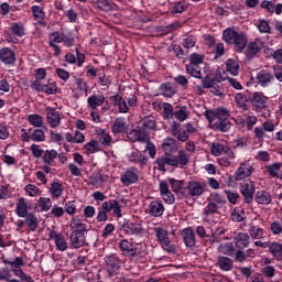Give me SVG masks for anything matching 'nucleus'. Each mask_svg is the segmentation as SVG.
I'll use <instances>...</instances> for the list:
<instances>
[{
	"mask_svg": "<svg viewBox=\"0 0 282 282\" xmlns=\"http://www.w3.org/2000/svg\"><path fill=\"white\" fill-rule=\"evenodd\" d=\"M28 208H30L28 206V199L23 197L19 198L15 205V213L18 217H25L26 215H29L30 213H28Z\"/></svg>",
	"mask_w": 282,
	"mask_h": 282,
	"instance_id": "a19ab883",
	"label": "nucleus"
},
{
	"mask_svg": "<svg viewBox=\"0 0 282 282\" xmlns=\"http://www.w3.org/2000/svg\"><path fill=\"white\" fill-rule=\"evenodd\" d=\"M274 131V122L264 121L260 127H256L253 129L254 140L258 142H263L265 138H268V133H272Z\"/></svg>",
	"mask_w": 282,
	"mask_h": 282,
	"instance_id": "9b49d317",
	"label": "nucleus"
},
{
	"mask_svg": "<svg viewBox=\"0 0 282 282\" xmlns=\"http://www.w3.org/2000/svg\"><path fill=\"white\" fill-rule=\"evenodd\" d=\"M2 263L4 265H10L11 272L14 273V270H21L23 265H25V261H23V258L17 257L13 261H10L9 259H6V257H2Z\"/></svg>",
	"mask_w": 282,
	"mask_h": 282,
	"instance_id": "4c0bfd02",
	"label": "nucleus"
},
{
	"mask_svg": "<svg viewBox=\"0 0 282 282\" xmlns=\"http://www.w3.org/2000/svg\"><path fill=\"white\" fill-rule=\"evenodd\" d=\"M248 232L251 239H263V235H265V230L256 225H251L248 229Z\"/></svg>",
	"mask_w": 282,
	"mask_h": 282,
	"instance_id": "09e8293b",
	"label": "nucleus"
},
{
	"mask_svg": "<svg viewBox=\"0 0 282 282\" xmlns=\"http://www.w3.org/2000/svg\"><path fill=\"white\" fill-rule=\"evenodd\" d=\"M156 127L155 117L150 116L142 119L140 129L147 133V131H155Z\"/></svg>",
	"mask_w": 282,
	"mask_h": 282,
	"instance_id": "ea45409f",
	"label": "nucleus"
},
{
	"mask_svg": "<svg viewBox=\"0 0 282 282\" xmlns=\"http://www.w3.org/2000/svg\"><path fill=\"white\" fill-rule=\"evenodd\" d=\"M232 221H243L246 219V212L243 209H235L231 214Z\"/></svg>",
	"mask_w": 282,
	"mask_h": 282,
	"instance_id": "338daca9",
	"label": "nucleus"
},
{
	"mask_svg": "<svg viewBox=\"0 0 282 282\" xmlns=\"http://www.w3.org/2000/svg\"><path fill=\"white\" fill-rule=\"evenodd\" d=\"M0 61L4 65H14L17 63V54L10 47L0 50Z\"/></svg>",
	"mask_w": 282,
	"mask_h": 282,
	"instance_id": "b1692460",
	"label": "nucleus"
},
{
	"mask_svg": "<svg viewBox=\"0 0 282 282\" xmlns=\"http://www.w3.org/2000/svg\"><path fill=\"white\" fill-rule=\"evenodd\" d=\"M97 135H98V140H99L100 144H102V147H111V144H113V138L111 137V134H109L105 130L99 129L97 131Z\"/></svg>",
	"mask_w": 282,
	"mask_h": 282,
	"instance_id": "79ce46f5",
	"label": "nucleus"
},
{
	"mask_svg": "<svg viewBox=\"0 0 282 282\" xmlns=\"http://www.w3.org/2000/svg\"><path fill=\"white\" fill-rule=\"evenodd\" d=\"M254 199L257 204L261 206H268L272 204V194L265 189H260L254 194Z\"/></svg>",
	"mask_w": 282,
	"mask_h": 282,
	"instance_id": "2f4dec72",
	"label": "nucleus"
},
{
	"mask_svg": "<svg viewBox=\"0 0 282 282\" xmlns=\"http://www.w3.org/2000/svg\"><path fill=\"white\" fill-rule=\"evenodd\" d=\"M187 74H191L194 78H202V67L195 64L186 65Z\"/></svg>",
	"mask_w": 282,
	"mask_h": 282,
	"instance_id": "4d7b16f0",
	"label": "nucleus"
},
{
	"mask_svg": "<svg viewBox=\"0 0 282 282\" xmlns=\"http://www.w3.org/2000/svg\"><path fill=\"white\" fill-rule=\"evenodd\" d=\"M268 96L261 91H256L250 97V105L257 113H261V111H265L268 109Z\"/></svg>",
	"mask_w": 282,
	"mask_h": 282,
	"instance_id": "9d476101",
	"label": "nucleus"
},
{
	"mask_svg": "<svg viewBox=\"0 0 282 282\" xmlns=\"http://www.w3.org/2000/svg\"><path fill=\"white\" fill-rule=\"evenodd\" d=\"M186 10H188V4L186 2H176L172 7V14H182V12H186Z\"/></svg>",
	"mask_w": 282,
	"mask_h": 282,
	"instance_id": "13d9d810",
	"label": "nucleus"
},
{
	"mask_svg": "<svg viewBox=\"0 0 282 282\" xmlns=\"http://www.w3.org/2000/svg\"><path fill=\"white\" fill-rule=\"evenodd\" d=\"M30 151H31L33 158H35V160L43 158V154L45 153V151H43V149H41V145L35 144V143H33L30 147Z\"/></svg>",
	"mask_w": 282,
	"mask_h": 282,
	"instance_id": "69168bd1",
	"label": "nucleus"
},
{
	"mask_svg": "<svg viewBox=\"0 0 282 282\" xmlns=\"http://www.w3.org/2000/svg\"><path fill=\"white\" fill-rule=\"evenodd\" d=\"M256 80L261 87H268L274 80V75L270 70L262 69L257 74Z\"/></svg>",
	"mask_w": 282,
	"mask_h": 282,
	"instance_id": "cd10ccee",
	"label": "nucleus"
},
{
	"mask_svg": "<svg viewBox=\"0 0 282 282\" xmlns=\"http://www.w3.org/2000/svg\"><path fill=\"white\" fill-rule=\"evenodd\" d=\"M98 147H100V143H98L97 140H91L84 145V149H86L88 153H96L98 151Z\"/></svg>",
	"mask_w": 282,
	"mask_h": 282,
	"instance_id": "774afa93",
	"label": "nucleus"
},
{
	"mask_svg": "<svg viewBox=\"0 0 282 282\" xmlns=\"http://www.w3.org/2000/svg\"><path fill=\"white\" fill-rule=\"evenodd\" d=\"M269 252L278 261H282V245L279 242H270L269 243Z\"/></svg>",
	"mask_w": 282,
	"mask_h": 282,
	"instance_id": "c03bdc74",
	"label": "nucleus"
},
{
	"mask_svg": "<svg viewBox=\"0 0 282 282\" xmlns=\"http://www.w3.org/2000/svg\"><path fill=\"white\" fill-rule=\"evenodd\" d=\"M105 100H106L105 94L102 93L93 94L87 99L88 107L93 109V111H96L98 107H102V105H105Z\"/></svg>",
	"mask_w": 282,
	"mask_h": 282,
	"instance_id": "bb28decb",
	"label": "nucleus"
},
{
	"mask_svg": "<svg viewBox=\"0 0 282 282\" xmlns=\"http://www.w3.org/2000/svg\"><path fill=\"white\" fill-rule=\"evenodd\" d=\"M234 241L236 248L245 250V248H248V246H250V235L247 232H238L235 236Z\"/></svg>",
	"mask_w": 282,
	"mask_h": 282,
	"instance_id": "7c9ffc66",
	"label": "nucleus"
},
{
	"mask_svg": "<svg viewBox=\"0 0 282 282\" xmlns=\"http://www.w3.org/2000/svg\"><path fill=\"white\" fill-rule=\"evenodd\" d=\"M111 100L117 105L119 113H129L130 108L138 107V97L135 95L124 98L120 94H116L111 97Z\"/></svg>",
	"mask_w": 282,
	"mask_h": 282,
	"instance_id": "39448f33",
	"label": "nucleus"
},
{
	"mask_svg": "<svg viewBox=\"0 0 282 282\" xmlns=\"http://www.w3.org/2000/svg\"><path fill=\"white\" fill-rule=\"evenodd\" d=\"M28 121L32 127H43V117H41V115H29Z\"/></svg>",
	"mask_w": 282,
	"mask_h": 282,
	"instance_id": "680f3d73",
	"label": "nucleus"
},
{
	"mask_svg": "<svg viewBox=\"0 0 282 282\" xmlns=\"http://www.w3.org/2000/svg\"><path fill=\"white\" fill-rule=\"evenodd\" d=\"M29 133H31L32 142H45V131L42 129H29Z\"/></svg>",
	"mask_w": 282,
	"mask_h": 282,
	"instance_id": "8fccbe9b",
	"label": "nucleus"
},
{
	"mask_svg": "<svg viewBox=\"0 0 282 282\" xmlns=\"http://www.w3.org/2000/svg\"><path fill=\"white\" fill-rule=\"evenodd\" d=\"M70 228L73 232H83V235H85L87 231V224L78 218H73L70 221Z\"/></svg>",
	"mask_w": 282,
	"mask_h": 282,
	"instance_id": "49530a36",
	"label": "nucleus"
},
{
	"mask_svg": "<svg viewBox=\"0 0 282 282\" xmlns=\"http://www.w3.org/2000/svg\"><path fill=\"white\" fill-rule=\"evenodd\" d=\"M64 191H65V187H63L62 183L53 181L50 188V193L52 197H54L55 199H58L63 195Z\"/></svg>",
	"mask_w": 282,
	"mask_h": 282,
	"instance_id": "de8ad7c7",
	"label": "nucleus"
},
{
	"mask_svg": "<svg viewBox=\"0 0 282 282\" xmlns=\"http://www.w3.org/2000/svg\"><path fill=\"white\" fill-rule=\"evenodd\" d=\"M169 183L173 193H175V195H182L184 197V181L169 178Z\"/></svg>",
	"mask_w": 282,
	"mask_h": 282,
	"instance_id": "a18cd8bd",
	"label": "nucleus"
},
{
	"mask_svg": "<svg viewBox=\"0 0 282 282\" xmlns=\"http://www.w3.org/2000/svg\"><path fill=\"white\" fill-rule=\"evenodd\" d=\"M175 169H184L191 163V154L185 150H180L177 155L174 156Z\"/></svg>",
	"mask_w": 282,
	"mask_h": 282,
	"instance_id": "c85d7f7f",
	"label": "nucleus"
},
{
	"mask_svg": "<svg viewBox=\"0 0 282 282\" xmlns=\"http://www.w3.org/2000/svg\"><path fill=\"white\" fill-rule=\"evenodd\" d=\"M235 102L242 111H248V109H250V106H248V97L241 93L235 95Z\"/></svg>",
	"mask_w": 282,
	"mask_h": 282,
	"instance_id": "37998d69",
	"label": "nucleus"
},
{
	"mask_svg": "<svg viewBox=\"0 0 282 282\" xmlns=\"http://www.w3.org/2000/svg\"><path fill=\"white\" fill-rule=\"evenodd\" d=\"M43 162L47 166H54L56 164L55 160L58 158V152L54 149L44 151V154H42Z\"/></svg>",
	"mask_w": 282,
	"mask_h": 282,
	"instance_id": "e433bc0d",
	"label": "nucleus"
},
{
	"mask_svg": "<svg viewBox=\"0 0 282 282\" xmlns=\"http://www.w3.org/2000/svg\"><path fill=\"white\" fill-rule=\"evenodd\" d=\"M149 132L140 128L139 130H130L127 138L130 142H140V144H143V142H149Z\"/></svg>",
	"mask_w": 282,
	"mask_h": 282,
	"instance_id": "6ab92c4d",
	"label": "nucleus"
},
{
	"mask_svg": "<svg viewBox=\"0 0 282 282\" xmlns=\"http://www.w3.org/2000/svg\"><path fill=\"white\" fill-rule=\"evenodd\" d=\"M126 129H127V121L124 120V118L120 117L115 119L111 126V131L113 135H118V133H124Z\"/></svg>",
	"mask_w": 282,
	"mask_h": 282,
	"instance_id": "58836bf2",
	"label": "nucleus"
},
{
	"mask_svg": "<svg viewBox=\"0 0 282 282\" xmlns=\"http://www.w3.org/2000/svg\"><path fill=\"white\" fill-rule=\"evenodd\" d=\"M50 239H53L55 241V246L61 252H65V250H67V240L65 239V236H63V234H58V231L56 230H51Z\"/></svg>",
	"mask_w": 282,
	"mask_h": 282,
	"instance_id": "393cba45",
	"label": "nucleus"
},
{
	"mask_svg": "<svg viewBox=\"0 0 282 282\" xmlns=\"http://www.w3.org/2000/svg\"><path fill=\"white\" fill-rule=\"evenodd\" d=\"M46 121L51 129H56L61 126V113L52 107H46Z\"/></svg>",
	"mask_w": 282,
	"mask_h": 282,
	"instance_id": "f3484780",
	"label": "nucleus"
},
{
	"mask_svg": "<svg viewBox=\"0 0 282 282\" xmlns=\"http://www.w3.org/2000/svg\"><path fill=\"white\" fill-rule=\"evenodd\" d=\"M230 118V110L226 108H217L216 109V121L217 120H229Z\"/></svg>",
	"mask_w": 282,
	"mask_h": 282,
	"instance_id": "0e129e2a",
	"label": "nucleus"
},
{
	"mask_svg": "<svg viewBox=\"0 0 282 282\" xmlns=\"http://www.w3.org/2000/svg\"><path fill=\"white\" fill-rule=\"evenodd\" d=\"M10 30L14 36H19L20 39L25 36V26L23 24L14 22L11 24Z\"/></svg>",
	"mask_w": 282,
	"mask_h": 282,
	"instance_id": "6e6d98bb",
	"label": "nucleus"
},
{
	"mask_svg": "<svg viewBox=\"0 0 282 282\" xmlns=\"http://www.w3.org/2000/svg\"><path fill=\"white\" fill-rule=\"evenodd\" d=\"M206 183L199 181H189L184 187L183 197L191 199L193 197H202L206 193Z\"/></svg>",
	"mask_w": 282,
	"mask_h": 282,
	"instance_id": "0eeeda50",
	"label": "nucleus"
},
{
	"mask_svg": "<svg viewBox=\"0 0 282 282\" xmlns=\"http://www.w3.org/2000/svg\"><path fill=\"white\" fill-rule=\"evenodd\" d=\"M254 173V166L250 161H245L240 164V166L235 172L236 182H241V180H246L250 177Z\"/></svg>",
	"mask_w": 282,
	"mask_h": 282,
	"instance_id": "f8f14e48",
	"label": "nucleus"
},
{
	"mask_svg": "<svg viewBox=\"0 0 282 282\" xmlns=\"http://www.w3.org/2000/svg\"><path fill=\"white\" fill-rule=\"evenodd\" d=\"M174 118L178 120V122H184L185 120H188V110L186 106H182L174 112Z\"/></svg>",
	"mask_w": 282,
	"mask_h": 282,
	"instance_id": "5fc2aeb1",
	"label": "nucleus"
},
{
	"mask_svg": "<svg viewBox=\"0 0 282 282\" xmlns=\"http://www.w3.org/2000/svg\"><path fill=\"white\" fill-rule=\"evenodd\" d=\"M123 228L128 235H137L140 236L144 232V228H142V221L135 220L132 223H126Z\"/></svg>",
	"mask_w": 282,
	"mask_h": 282,
	"instance_id": "c756f323",
	"label": "nucleus"
},
{
	"mask_svg": "<svg viewBox=\"0 0 282 282\" xmlns=\"http://www.w3.org/2000/svg\"><path fill=\"white\" fill-rule=\"evenodd\" d=\"M217 265L223 270V272H230L234 268L232 259L226 256H218L217 257Z\"/></svg>",
	"mask_w": 282,
	"mask_h": 282,
	"instance_id": "72a5a7b5",
	"label": "nucleus"
},
{
	"mask_svg": "<svg viewBox=\"0 0 282 282\" xmlns=\"http://www.w3.org/2000/svg\"><path fill=\"white\" fill-rule=\"evenodd\" d=\"M231 127L232 123L230 122V119H227L215 121L212 126V129H214V131H220L221 133H228Z\"/></svg>",
	"mask_w": 282,
	"mask_h": 282,
	"instance_id": "f704fd0d",
	"label": "nucleus"
},
{
	"mask_svg": "<svg viewBox=\"0 0 282 282\" xmlns=\"http://www.w3.org/2000/svg\"><path fill=\"white\" fill-rule=\"evenodd\" d=\"M212 155H215L216 158H219V155H228L231 160H235V152L230 150V147L228 144L224 143H213L212 148Z\"/></svg>",
	"mask_w": 282,
	"mask_h": 282,
	"instance_id": "dca6fc26",
	"label": "nucleus"
},
{
	"mask_svg": "<svg viewBox=\"0 0 282 282\" xmlns=\"http://www.w3.org/2000/svg\"><path fill=\"white\" fill-rule=\"evenodd\" d=\"M224 78L221 76L216 75L214 78L205 77L202 80V85L204 89H210V93L214 96H224V84H221Z\"/></svg>",
	"mask_w": 282,
	"mask_h": 282,
	"instance_id": "6e6552de",
	"label": "nucleus"
},
{
	"mask_svg": "<svg viewBox=\"0 0 282 282\" xmlns=\"http://www.w3.org/2000/svg\"><path fill=\"white\" fill-rule=\"evenodd\" d=\"M223 41H225L227 45H234V50L238 52V54H241L248 45V34L228 28L223 31Z\"/></svg>",
	"mask_w": 282,
	"mask_h": 282,
	"instance_id": "f257e3e1",
	"label": "nucleus"
},
{
	"mask_svg": "<svg viewBox=\"0 0 282 282\" xmlns=\"http://www.w3.org/2000/svg\"><path fill=\"white\" fill-rule=\"evenodd\" d=\"M14 276H18L20 281L24 282H34V279H32V275L23 272V269H18L13 271Z\"/></svg>",
	"mask_w": 282,
	"mask_h": 282,
	"instance_id": "bf43d9fd",
	"label": "nucleus"
},
{
	"mask_svg": "<svg viewBox=\"0 0 282 282\" xmlns=\"http://www.w3.org/2000/svg\"><path fill=\"white\" fill-rule=\"evenodd\" d=\"M32 12L35 21L41 23L45 19V12H43V9L39 6H33L32 7Z\"/></svg>",
	"mask_w": 282,
	"mask_h": 282,
	"instance_id": "e2e57ef3",
	"label": "nucleus"
},
{
	"mask_svg": "<svg viewBox=\"0 0 282 282\" xmlns=\"http://www.w3.org/2000/svg\"><path fill=\"white\" fill-rule=\"evenodd\" d=\"M218 250L221 254H226L227 257H235V245L231 242L221 243Z\"/></svg>",
	"mask_w": 282,
	"mask_h": 282,
	"instance_id": "3c124183",
	"label": "nucleus"
},
{
	"mask_svg": "<svg viewBox=\"0 0 282 282\" xmlns=\"http://www.w3.org/2000/svg\"><path fill=\"white\" fill-rule=\"evenodd\" d=\"M263 42L261 40L256 39L253 42H247V45L243 50L247 58H254L258 52H261V45Z\"/></svg>",
	"mask_w": 282,
	"mask_h": 282,
	"instance_id": "aec40b11",
	"label": "nucleus"
},
{
	"mask_svg": "<svg viewBox=\"0 0 282 282\" xmlns=\"http://www.w3.org/2000/svg\"><path fill=\"white\" fill-rule=\"evenodd\" d=\"M159 171L166 173V166H173L175 169V155L164 154L156 159Z\"/></svg>",
	"mask_w": 282,
	"mask_h": 282,
	"instance_id": "5701e85b",
	"label": "nucleus"
},
{
	"mask_svg": "<svg viewBox=\"0 0 282 282\" xmlns=\"http://www.w3.org/2000/svg\"><path fill=\"white\" fill-rule=\"evenodd\" d=\"M281 163H273L271 165H267L265 169L270 175V177H278L279 172L281 171Z\"/></svg>",
	"mask_w": 282,
	"mask_h": 282,
	"instance_id": "052dcab7",
	"label": "nucleus"
},
{
	"mask_svg": "<svg viewBox=\"0 0 282 282\" xmlns=\"http://www.w3.org/2000/svg\"><path fill=\"white\" fill-rule=\"evenodd\" d=\"M140 180V171L138 167H130L120 176V182L123 186H131Z\"/></svg>",
	"mask_w": 282,
	"mask_h": 282,
	"instance_id": "ddd939ff",
	"label": "nucleus"
},
{
	"mask_svg": "<svg viewBox=\"0 0 282 282\" xmlns=\"http://www.w3.org/2000/svg\"><path fill=\"white\" fill-rule=\"evenodd\" d=\"M226 199L219 193H212L207 198V206L203 212V220L207 224H215V215H219V208L225 206Z\"/></svg>",
	"mask_w": 282,
	"mask_h": 282,
	"instance_id": "f03ea898",
	"label": "nucleus"
},
{
	"mask_svg": "<svg viewBox=\"0 0 282 282\" xmlns=\"http://www.w3.org/2000/svg\"><path fill=\"white\" fill-rule=\"evenodd\" d=\"M154 232L159 243H161V248L165 250L169 254H177V247L171 243V239L169 238V231L162 227L154 228Z\"/></svg>",
	"mask_w": 282,
	"mask_h": 282,
	"instance_id": "423d86ee",
	"label": "nucleus"
},
{
	"mask_svg": "<svg viewBox=\"0 0 282 282\" xmlns=\"http://www.w3.org/2000/svg\"><path fill=\"white\" fill-rule=\"evenodd\" d=\"M162 150L167 155H173L177 151V142L173 138H166L163 140Z\"/></svg>",
	"mask_w": 282,
	"mask_h": 282,
	"instance_id": "473e14b6",
	"label": "nucleus"
},
{
	"mask_svg": "<svg viewBox=\"0 0 282 282\" xmlns=\"http://www.w3.org/2000/svg\"><path fill=\"white\" fill-rule=\"evenodd\" d=\"M145 213L150 215V217H162L164 215V204L160 200H152L148 205Z\"/></svg>",
	"mask_w": 282,
	"mask_h": 282,
	"instance_id": "a211bd4d",
	"label": "nucleus"
},
{
	"mask_svg": "<svg viewBox=\"0 0 282 282\" xmlns=\"http://www.w3.org/2000/svg\"><path fill=\"white\" fill-rule=\"evenodd\" d=\"M226 68H227V72H229L231 76L239 75V63L235 59H228L226 62Z\"/></svg>",
	"mask_w": 282,
	"mask_h": 282,
	"instance_id": "864d4df0",
	"label": "nucleus"
},
{
	"mask_svg": "<svg viewBox=\"0 0 282 282\" xmlns=\"http://www.w3.org/2000/svg\"><path fill=\"white\" fill-rule=\"evenodd\" d=\"M119 248L124 257H132V259H142L147 254V248L144 245H133L129 240H121Z\"/></svg>",
	"mask_w": 282,
	"mask_h": 282,
	"instance_id": "7ed1b4c3",
	"label": "nucleus"
},
{
	"mask_svg": "<svg viewBox=\"0 0 282 282\" xmlns=\"http://www.w3.org/2000/svg\"><path fill=\"white\" fill-rule=\"evenodd\" d=\"M32 90L33 91H40L44 93L47 96H53L58 91V86L56 85V82L48 80L47 84L43 83V79H35L32 82Z\"/></svg>",
	"mask_w": 282,
	"mask_h": 282,
	"instance_id": "1a4fd4ad",
	"label": "nucleus"
},
{
	"mask_svg": "<svg viewBox=\"0 0 282 282\" xmlns=\"http://www.w3.org/2000/svg\"><path fill=\"white\" fill-rule=\"evenodd\" d=\"M161 93L165 98H172V96H175L177 90H175V86H173V84L166 83L161 86Z\"/></svg>",
	"mask_w": 282,
	"mask_h": 282,
	"instance_id": "603ef678",
	"label": "nucleus"
},
{
	"mask_svg": "<svg viewBox=\"0 0 282 282\" xmlns=\"http://www.w3.org/2000/svg\"><path fill=\"white\" fill-rule=\"evenodd\" d=\"M70 246L73 248H83V246H89L87 243V238L85 237V234L79 231H72L69 236Z\"/></svg>",
	"mask_w": 282,
	"mask_h": 282,
	"instance_id": "4be33fe9",
	"label": "nucleus"
},
{
	"mask_svg": "<svg viewBox=\"0 0 282 282\" xmlns=\"http://www.w3.org/2000/svg\"><path fill=\"white\" fill-rule=\"evenodd\" d=\"M24 223L31 232H36V229L39 228V217H36L34 213L26 214L24 216Z\"/></svg>",
	"mask_w": 282,
	"mask_h": 282,
	"instance_id": "c9c22d12",
	"label": "nucleus"
},
{
	"mask_svg": "<svg viewBox=\"0 0 282 282\" xmlns=\"http://www.w3.org/2000/svg\"><path fill=\"white\" fill-rule=\"evenodd\" d=\"M260 8L269 12V14H282V3H276L275 1L263 0Z\"/></svg>",
	"mask_w": 282,
	"mask_h": 282,
	"instance_id": "a878e982",
	"label": "nucleus"
},
{
	"mask_svg": "<svg viewBox=\"0 0 282 282\" xmlns=\"http://www.w3.org/2000/svg\"><path fill=\"white\" fill-rule=\"evenodd\" d=\"M181 237L186 248H195L197 243V239L195 238V230H193L191 227H187L181 231Z\"/></svg>",
	"mask_w": 282,
	"mask_h": 282,
	"instance_id": "412c9836",
	"label": "nucleus"
},
{
	"mask_svg": "<svg viewBox=\"0 0 282 282\" xmlns=\"http://www.w3.org/2000/svg\"><path fill=\"white\" fill-rule=\"evenodd\" d=\"M105 261L109 276H116L120 272V258L116 254L107 256Z\"/></svg>",
	"mask_w": 282,
	"mask_h": 282,
	"instance_id": "4468645a",
	"label": "nucleus"
},
{
	"mask_svg": "<svg viewBox=\"0 0 282 282\" xmlns=\"http://www.w3.org/2000/svg\"><path fill=\"white\" fill-rule=\"evenodd\" d=\"M240 193L245 197V204H252L254 200V183L247 181L240 185Z\"/></svg>",
	"mask_w": 282,
	"mask_h": 282,
	"instance_id": "2eb2a0df",
	"label": "nucleus"
},
{
	"mask_svg": "<svg viewBox=\"0 0 282 282\" xmlns=\"http://www.w3.org/2000/svg\"><path fill=\"white\" fill-rule=\"evenodd\" d=\"M111 210L117 217H122V206H120V203L117 199H110L101 204V208L97 214V221H107L109 219L107 213H111Z\"/></svg>",
	"mask_w": 282,
	"mask_h": 282,
	"instance_id": "20e7f679",
	"label": "nucleus"
}]
</instances>
